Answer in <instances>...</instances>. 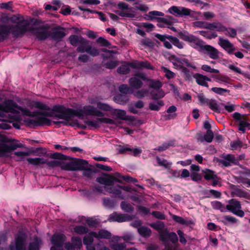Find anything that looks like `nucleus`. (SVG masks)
Here are the masks:
<instances>
[{
	"mask_svg": "<svg viewBox=\"0 0 250 250\" xmlns=\"http://www.w3.org/2000/svg\"><path fill=\"white\" fill-rule=\"evenodd\" d=\"M199 33L200 35L209 40L214 39L217 37V34L215 32L202 30L199 31Z\"/></svg>",
	"mask_w": 250,
	"mask_h": 250,
	"instance_id": "obj_45",
	"label": "nucleus"
},
{
	"mask_svg": "<svg viewBox=\"0 0 250 250\" xmlns=\"http://www.w3.org/2000/svg\"><path fill=\"white\" fill-rule=\"evenodd\" d=\"M177 110V108L175 105L169 106L167 110V112L169 114L166 116V119L171 120L175 118L177 116V114L175 113Z\"/></svg>",
	"mask_w": 250,
	"mask_h": 250,
	"instance_id": "obj_42",
	"label": "nucleus"
},
{
	"mask_svg": "<svg viewBox=\"0 0 250 250\" xmlns=\"http://www.w3.org/2000/svg\"><path fill=\"white\" fill-rule=\"evenodd\" d=\"M150 95L153 100H157L163 98L165 96V93L162 90H160L157 92L151 91L150 92Z\"/></svg>",
	"mask_w": 250,
	"mask_h": 250,
	"instance_id": "obj_58",
	"label": "nucleus"
},
{
	"mask_svg": "<svg viewBox=\"0 0 250 250\" xmlns=\"http://www.w3.org/2000/svg\"><path fill=\"white\" fill-rule=\"evenodd\" d=\"M79 9L83 12L87 11L88 12H90L91 13H95L99 15V17L100 19V20L103 21H106V19L105 17V15L102 12H98L96 10H90L88 8H85L82 7H79Z\"/></svg>",
	"mask_w": 250,
	"mask_h": 250,
	"instance_id": "obj_48",
	"label": "nucleus"
},
{
	"mask_svg": "<svg viewBox=\"0 0 250 250\" xmlns=\"http://www.w3.org/2000/svg\"><path fill=\"white\" fill-rule=\"evenodd\" d=\"M50 157L53 159H59L61 160H68L71 159V158L59 152L51 153Z\"/></svg>",
	"mask_w": 250,
	"mask_h": 250,
	"instance_id": "obj_54",
	"label": "nucleus"
},
{
	"mask_svg": "<svg viewBox=\"0 0 250 250\" xmlns=\"http://www.w3.org/2000/svg\"><path fill=\"white\" fill-rule=\"evenodd\" d=\"M159 233L160 240L163 242H167L168 240L170 241L173 244L178 242V238L176 234L174 232L169 233L167 229H165Z\"/></svg>",
	"mask_w": 250,
	"mask_h": 250,
	"instance_id": "obj_18",
	"label": "nucleus"
},
{
	"mask_svg": "<svg viewBox=\"0 0 250 250\" xmlns=\"http://www.w3.org/2000/svg\"><path fill=\"white\" fill-rule=\"evenodd\" d=\"M193 77L196 80L197 83L200 85L208 87V81L210 82L211 80L206 76L196 73L193 75Z\"/></svg>",
	"mask_w": 250,
	"mask_h": 250,
	"instance_id": "obj_26",
	"label": "nucleus"
},
{
	"mask_svg": "<svg viewBox=\"0 0 250 250\" xmlns=\"http://www.w3.org/2000/svg\"><path fill=\"white\" fill-rule=\"evenodd\" d=\"M164 15V14L163 12L153 11L149 12L147 15H146L145 18L147 20H152L156 16H163Z\"/></svg>",
	"mask_w": 250,
	"mask_h": 250,
	"instance_id": "obj_56",
	"label": "nucleus"
},
{
	"mask_svg": "<svg viewBox=\"0 0 250 250\" xmlns=\"http://www.w3.org/2000/svg\"><path fill=\"white\" fill-rule=\"evenodd\" d=\"M103 175L105 177H98L96 179V181L105 186H112L113 185L112 175L107 173H104Z\"/></svg>",
	"mask_w": 250,
	"mask_h": 250,
	"instance_id": "obj_29",
	"label": "nucleus"
},
{
	"mask_svg": "<svg viewBox=\"0 0 250 250\" xmlns=\"http://www.w3.org/2000/svg\"><path fill=\"white\" fill-rule=\"evenodd\" d=\"M119 90L121 93H123L124 95L132 93L133 92L132 90L125 84L121 85L119 87Z\"/></svg>",
	"mask_w": 250,
	"mask_h": 250,
	"instance_id": "obj_59",
	"label": "nucleus"
},
{
	"mask_svg": "<svg viewBox=\"0 0 250 250\" xmlns=\"http://www.w3.org/2000/svg\"><path fill=\"white\" fill-rule=\"evenodd\" d=\"M49 28L48 24L42 25L37 27H30L29 31L38 41H42L49 37Z\"/></svg>",
	"mask_w": 250,
	"mask_h": 250,
	"instance_id": "obj_8",
	"label": "nucleus"
},
{
	"mask_svg": "<svg viewBox=\"0 0 250 250\" xmlns=\"http://www.w3.org/2000/svg\"><path fill=\"white\" fill-rule=\"evenodd\" d=\"M168 12L176 17H183L184 16H189L194 20H198L199 19V16L201 14L200 12H196L184 7H178L176 6L170 7L168 9Z\"/></svg>",
	"mask_w": 250,
	"mask_h": 250,
	"instance_id": "obj_4",
	"label": "nucleus"
},
{
	"mask_svg": "<svg viewBox=\"0 0 250 250\" xmlns=\"http://www.w3.org/2000/svg\"><path fill=\"white\" fill-rule=\"evenodd\" d=\"M65 29L60 26L54 27L51 31H49V37L54 41H61L66 35Z\"/></svg>",
	"mask_w": 250,
	"mask_h": 250,
	"instance_id": "obj_17",
	"label": "nucleus"
},
{
	"mask_svg": "<svg viewBox=\"0 0 250 250\" xmlns=\"http://www.w3.org/2000/svg\"><path fill=\"white\" fill-rule=\"evenodd\" d=\"M164 105V102L162 100L158 101L157 104L155 102H151L149 104V108L153 111H159L160 107Z\"/></svg>",
	"mask_w": 250,
	"mask_h": 250,
	"instance_id": "obj_50",
	"label": "nucleus"
},
{
	"mask_svg": "<svg viewBox=\"0 0 250 250\" xmlns=\"http://www.w3.org/2000/svg\"><path fill=\"white\" fill-rule=\"evenodd\" d=\"M230 149L233 150H240L242 147L246 148L247 145H244L243 142H231Z\"/></svg>",
	"mask_w": 250,
	"mask_h": 250,
	"instance_id": "obj_53",
	"label": "nucleus"
},
{
	"mask_svg": "<svg viewBox=\"0 0 250 250\" xmlns=\"http://www.w3.org/2000/svg\"><path fill=\"white\" fill-rule=\"evenodd\" d=\"M135 76L138 77L141 80L149 82V87L155 89L156 90H159L162 87V83L159 80H155L148 78L145 74L143 72H136L135 73Z\"/></svg>",
	"mask_w": 250,
	"mask_h": 250,
	"instance_id": "obj_15",
	"label": "nucleus"
},
{
	"mask_svg": "<svg viewBox=\"0 0 250 250\" xmlns=\"http://www.w3.org/2000/svg\"><path fill=\"white\" fill-rule=\"evenodd\" d=\"M178 37L182 40L190 43L192 47L196 48L201 39L197 38L196 36L189 34L187 32H179L178 33Z\"/></svg>",
	"mask_w": 250,
	"mask_h": 250,
	"instance_id": "obj_16",
	"label": "nucleus"
},
{
	"mask_svg": "<svg viewBox=\"0 0 250 250\" xmlns=\"http://www.w3.org/2000/svg\"><path fill=\"white\" fill-rule=\"evenodd\" d=\"M121 209L126 212H132L134 210V207L125 201H122L120 204Z\"/></svg>",
	"mask_w": 250,
	"mask_h": 250,
	"instance_id": "obj_46",
	"label": "nucleus"
},
{
	"mask_svg": "<svg viewBox=\"0 0 250 250\" xmlns=\"http://www.w3.org/2000/svg\"><path fill=\"white\" fill-rule=\"evenodd\" d=\"M228 204L226 206V210H228L233 214L243 217L245 213L241 210V204L240 201L235 199H231L228 201Z\"/></svg>",
	"mask_w": 250,
	"mask_h": 250,
	"instance_id": "obj_11",
	"label": "nucleus"
},
{
	"mask_svg": "<svg viewBox=\"0 0 250 250\" xmlns=\"http://www.w3.org/2000/svg\"><path fill=\"white\" fill-rule=\"evenodd\" d=\"M104 206L108 208H113L116 204V201L114 199H111L109 197H104L103 199Z\"/></svg>",
	"mask_w": 250,
	"mask_h": 250,
	"instance_id": "obj_40",
	"label": "nucleus"
},
{
	"mask_svg": "<svg viewBox=\"0 0 250 250\" xmlns=\"http://www.w3.org/2000/svg\"><path fill=\"white\" fill-rule=\"evenodd\" d=\"M111 114L116 116L118 119L123 120H129L132 121V117L126 115V111L124 110L113 109L111 112Z\"/></svg>",
	"mask_w": 250,
	"mask_h": 250,
	"instance_id": "obj_28",
	"label": "nucleus"
},
{
	"mask_svg": "<svg viewBox=\"0 0 250 250\" xmlns=\"http://www.w3.org/2000/svg\"><path fill=\"white\" fill-rule=\"evenodd\" d=\"M74 231L78 234L83 235L88 233V229L83 226H77L74 228Z\"/></svg>",
	"mask_w": 250,
	"mask_h": 250,
	"instance_id": "obj_55",
	"label": "nucleus"
},
{
	"mask_svg": "<svg viewBox=\"0 0 250 250\" xmlns=\"http://www.w3.org/2000/svg\"><path fill=\"white\" fill-rule=\"evenodd\" d=\"M118 185H117L116 186H112L110 187H105V188L108 192L113 193L120 199H124V197L121 196L122 191L121 188L118 187Z\"/></svg>",
	"mask_w": 250,
	"mask_h": 250,
	"instance_id": "obj_33",
	"label": "nucleus"
},
{
	"mask_svg": "<svg viewBox=\"0 0 250 250\" xmlns=\"http://www.w3.org/2000/svg\"><path fill=\"white\" fill-rule=\"evenodd\" d=\"M220 157L221 159L216 158V162L218 163L219 165L228 167L232 165H234L242 167V165L239 164V160L232 154L223 153Z\"/></svg>",
	"mask_w": 250,
	"mask_h": 250,
	"instance_id": "obj_10",
	"label": "nucleus"
},
{
	"mask_svg": "<svg viewBox=\"0 0 250 250\" xmlns=\"http://www.w3.org/2000/svg\"><path fill=\"white\" fill-rule=\"evenodd\" d=\"M131 77L129 79V83L131 87L134 89H139L141 88L143 85L142 81L139 79L137 76Z\"/></svg>",
	"mask_w": 250,
	"mask_h": 250,
	"instance_id": "obj_31",
	"label": "nucleus"
},
{
	"mask_svg": "<svg viewBox=\"0 0 250 250\" xmlns=\"http://www.w3.org/2000/svg\"><path fill=\"white\" fill-rule=\"evenodd\" d=\"M126 247L124 243L111 244L110 248L112 250H124Z\"/></svg>",
	"mask_w": 250,
	"mask_h": 250,
	"instance_id": "obj_64",
	"label": "nucleus"
},
{
	"mask_svg": "<svg viewBox=\"0 0 250 250\" xmlns=\"http://www.w3.org/2000/svg\"><path fill=\"white\" fill-rule=\"evenodd\" d=\"M202 172L204 173V177L206 180H210L214 178H217V176L215 174V172L208 168L202 170Z\"/></svg>",
	"mask_w": 250,
	"mask_h": 250,
	"instance_id": "obj_39",
	"label": "nucleus"
},
{
	"mask_svg": "<svg viewBox=\"0 0 250 250\" xmlns=\"http://www.w3.org/2000/svg\"><path fill=\"white\" fill-rule=\"evenodd\" d=\"M59 106H64L60 104H56L54 105L52 107V108H50V110L39 111V112H38L37 113L45 116L46 118L55 117L57 118L63 120V118H60L61 116H60L64 115V114H63V113H62V112L57 111V109L58 108V107H59Z\"/></svg>",
	"mask_w": 250,
	"mask_h": 250,
	"instance_id": "obj_19",
	"label": "nucleus"
},
{
	"mask_svg": "<svg viewBox=\"0 0 250 250\" xmlns=\"http://www.w3.org/2000/svg\"><path fill=\"white\" fill-rule=\"evenodd\" d=\"M60 162L61 164L59 167H61L63 170L69 171H82L84 169L85 165H88L87 161L79 158H73L71 161L67 163Z\"/></svg>",
	"mask_w": 250,
	"mask_h": 250,
	"instance_id": "obj_5",
	"label": "nucleus"
},
{
	"mask_svg": "<svg viewBox=\"0 0 250 250\" xmlns=\"http://www.w3.org/2000/svg\"><path fill=\"white\" fill-rule=\"evenodd\" d=\"M114 101L120 104H125L128 101V97L124 94H119L114 97Z\"/></svg>",
	"mask_w": 250,
	"mask_h": 250,
	"instance_id": "obj_37",
	"label": "nucleus"
},
{
	"mask_svg": "<svg viewBox=\"0 0 250 250\" xmlns=\"http://www.w3.org/2000/svg\"><path fill=\"white\" fill-rule=\"evenodd\" d=\"M167 38L170 42L178 48L182 49L184 47V43L180 42L177 38L172 36H168Z\"/></svg>",
	"mask_w": 250,
	"mask_h": 250,
	"instance_id": "obj_44",
	"label": "nucleus"
},
{
	"mask_svg": "<svg viewBox=\"0 0 250 250\" xmlns=\"http://www.w3.org/2000/svg\"><path fill=\"white\" fill-rule=\"evenodd\" d=\"M46 153L45 149L42 147H32L26 151H17V156H26L31 154L41 156Z\"/></svg>",
	"mask_w": 250,
	"mask_h": 250,
	"instance_id": "obj_20",
	"label": "nucleus"
},
{
	"mask_svg": "<svg viewBox=\"0 0 250 250\" xmlns=\"http://www.w3.org/2000/svg\"><path fill=\"white\" fill-rule=\"evenodd\" d=\"M168 35H161L159 34H156L155 35V37L159 39L162 42H164V46L167 49H171L172 46L171 43L167 41L166 39H168Z\"/></svg>",
	"mask_w": 250,
	"mask_h": 250,
	"instance_id": "obj_35",
	"label": "nucleus"
},
{
	"mask_svg": "<svg viewBox=\"0 0 250 250\" xmlns=\"http://www.w3.org/2000/svg\"><path fill=\"white\" fill-rule=\"evenodd\" d=\"M232 117L236 122H238L239 130L244 132L246 127L250 126V124L247 122V116L246 115H241L239 112H235L233 114Z\"/></svg>",
	"mask_w": 250,
	"mask_h": 250,
	"instance_id": "obj_14",
	"label": "nucleus"
},
{
	"mask_svg": "<svg viewBox=\"0 0 250 250\" xmlns=\"http://www.w3.org/2000/svg\"><path fill=\"white\" fill-rule=\"evenodd\" d=\"M211 205L214 209L219 210L221 212H224L226 211V207L221 202L215 201L211 202Z\"/></svg>",
	"mask_w": 250,
	"mask_h": 250,
	"instance_id": "obj_41",
	"label": "nucleus"
},
{
	"mask_svg": "<svg viewBox=\"0 0 250 250\" xmlns=\"http://www.w3.org/2000/svg\"><path fill=\"white\" fill-rule=\"evenodd\" d=\"M97 105L98 108L105 111H110L111 112L113 109L112 107L109 105L101 102H98Z\"/></svg>",
	"mask_w": 250,
	"mask_h": 250,
	"instance_id": "obj_63",
	"label": "nucleus"
},
{
	"mask_svg": "<svg viewBox=\"0 0 250 250\" xmlns=\"http://www.w3.org/2000/svg\"><path fill=\"white\" fill-rule=\"evenodd\" d=\"M42 243V241L40 238L36 237L34 241L30 242L28 245V250H40V246ZM24 250H26V247Z\"/></svg>",
	"mask_w": 250,
	"mask_h": 250,
	"instance_id": "obj_34",
	"label": "nucleus"
},
{
	"mask_svg": "<svg viewBox=\"0 0 250 250\" xmlns=\"http://www.w3.org/2000/svg\"><path fill=\"white\" fill-rule=\"evenodd\" d=\"M71 241L76 249L80 250L82 247V242L80 238L77 236H72Z\"/></svg>",
	"mask_w": 250,
	"mask_h": 250,
	"instance_id": "obj_51",
	"label": "nucleus"
},
{
	"mask_svg": "<svg viewBox=\"0 0 250 250\" xmlns=\"http://www.w3.org/2000/svg\"><path fill=\"white\" fill-rule=\"evenodd\" d=\"M68 41L73 46H78L76 50L78 52H86L94 57L99 55L98 50L95 47H92L89 44V41L81 36L70 35L68 38Z\"/></svg>",
	"mask_w": 250,
	"mask_h": 250,
	"instance_id": "obj_2",
	"label": "nucleus"
},
{
	"mask_svg": "<svg viewBox=\"0 0 250 250\" xmlns=\"http://www.w3.org/2000/svg\"><path fill=\"white\" fill-rule=\"evenodd\" d=\"M131 63L130 62H124V64L117 68V71L118 73L123 75L128 74L130 71V67H131V65L130 63Z\"/></svg>",
	"mask_w": 250,
	"mask_h": 250,
	"instance_id": "obj_32",
	"label": "nucleus"
},
{
	"mask_svg": "<svg viewBox=\"0 0 250 250\" xmlns=\"http://www.w3.org/2000/svg\"><path fill=\"white\" fill-rule=\"evenodd\" d=\"M90 166V167H92V165H85L84 169H83L82 171H83V175L85 177H87L88 178H90L92 177V175L94 173H95L97 172V170L93 168H88V167Z\"/></svg>",
	"mask_w": 250,
	"mask_h": 250,
	"instance_id": "obj_36",
	"label": "nucleus"
},
{
	"mask_svg": "<svg viewBox=\"0 0 250 250\" xmlns=\"http://www.w3.org/2000/svg\"><path fill=\"white\" fill-rule=\"evenodd\" d=\"M148 94V90L146 89H141L134 93V96L138 98L142 99L145 97Z\"/></svg>",
	"mask_w": 250,
	"mask_h": 250,
	"instance_id": "obj_60",
	"label": "nucleus"
},
{
	"mask_svg": "<svg viewBox=\"0 0 250 250\" xmlns=\"http://www.w3.org/2000/svg\"><path fill=\"white\" fill-rule=\"evenodd\" d=\"M208 105L212 111L217 113L220 112V108L215 100H209L208 103Z\"/></svg>",
	"mask_w": 250,
	"mask_h": 250,
	"instance_id": "obj_47",
	"label": "nucleus"
},
{
	"mask_svg": "<svg viewBox=\"0 0 250 250\" xmlns=\"http://www.w3.org/2000/svg\"><path fill=\"white\" fill-rule=\"evenodd\" d=\"M90 234L98 239H109L111 237V233L110 232L103 229H100L98 233L95 231H90Z\"/></svg>",
	"mask_w": 250,
	"mask_h": 250,
	"instance_id": "obj_30",
	"label": "nucleus"
},
{
	"mask_svg": "<svg viewBox=\"0 0 250 250\" xmlns=\"http://www.w3.org/2000/svg\"><path fill=\"white\" fill-rule=\"evenodd\" d=\"M224 220L222 221V222L225 225H227L228 223H230L231 224H235L236 223L238 220L231 216L230 215H226L224 217Z\"/></svg>",
	"mask_w": 250,
	"mask_h": 250,
	"instance_id": "obj_61",
	"label": "nucleus"
},
{
	"mask_svg": "<svg viewBox=\"0 0 250 250\" xmlns=\"http://www.w3.org/2000/svg\"><path fill=\"white\" fill-rule=\"evenodd\" d=\"M138 231L140 235L145 238L150 237L152 233L151 229L145 226H142L139 228Z\"/></svg>",
	"mask_w": 250,
	"mask_h": 250,
	"instance_id": "obj_38",
	"label": "nucleus"
},
{
	"mask_svg": "<svg viewBox=\"0 0 250 250\" xmlns=\"http://www.w3.org/2000/svg\"><path fill=\"white\" fill-rule=\"evenodd\" d=\"M66 240V236L62 233H55L51 238V241L53 245L59 246H63Z\"/></svg>",
	"mask_w": 250,
	"mask_h": 250,
	"instance_id": "obj_24",
	"label": "nucleus"
},
{
	"mask_svg": "<svg viewBox=\"0 0 250 250\" xmlns=\"http://www.w3.org/2000/svg\"><path fill=\"white\" fill-rule=\"evenodd\" d=\"M15 142H0V157H8L16 149Z\"/></svg>",
	"mask_w": 250,
	"mask_h": 250,
	"instance_id": "obj_13",
	"label": "nucleus"
},
{
	"mask_svg": "<svg viewBox=\"0 0 250 250\" xmlns=\"http://www.w3.org/2000/svg\"><path fill=\"white\" fill-rule=\"evenodd\" d=\"M128 215L125 214H118L116 212H114L111 214L108 220L109 222H124L127 220Z\"/></svg>",
	"mask_w": 250,
	"mask_h": 250,
	"instance_id": "obj_27",
	"label": "nucleus"
},
{
	"mask_svg": "<svg viewBox=\"0 0 250 250\" xmlns=\"http://www.w3.org/2000/svg\"><path fill=\"white\" fill-rule=\"evenodd\" d=\"M162 69L163 70V72L165 73V77L168 80L171 79L172 78H174L176 75L175 74L168 69L167 68L163 66L162 67Z\"/></svg>",
	"mask_w": 250,
	"mask_h": 250,
	"instance_id": "obj_62",
	"label": "nucleus"
},
{
	"mask_svg": "<svg viewBox=\"0 0 250 250\" xmlns=\"http://www.w3.org/2000/svg\"><path fill=\"white\" fill-rule=\"evenodd\" d=\"M35 119H25L23 120L24 124L30 127L35 128L39 126L50 125L51 124V121L46 118L45 116L37 114L34 116Z\"/></svg>",
	"mask_w": 250,
	"mask_h": 250,
	"instance_id": "obj_7",
	"label": "nucleus"
},
{
	"mask_svg": "<svg viewBox=\"0 0 250 250\" xmlns=\"http://www.w3.org/2000/svg\"><path fill=\"white\" fill-rule=\"evenodd\" d=\"M192 25L195 27L215 30L218 32H224L225 30L227 29L225 26L219 22L209 23L204 21H196L192 22Z\"/></svg>",
	"mask_w": 250,
	"mask_h": 250,
	"instance_id": "obj_9",
	"label": "nucleus"
},
{
	"mask_svg": "<svg viewBox=\"0 0 250 250\" xmlns=\"http://www.w3.org/2000/svg\"><path fill=\"white\" fill-rule=\"evenodd\" d=\"M28 163L34 166H39L42 164H46L49 167L54 168L59 167L60 166V161L52 160L47 161L43 158H28L27 159Z\"/></svg>",
	"mask_w": 250,
	"mask_h": 250,
	"instance_id": "obj_12",
	"label": "nucleus"
},
{
	"mask_svg": "<svg viewBox=\"0 0 250 250\" xmlns=\"http://www.w3.org/2000/svg\"><path fill=\"white\" fill-rule=\"evenodd\" d=\"M17 109L20 110L22 115L31 117H34V116H36L37 114H38L37 113L39 112V111H34L32 112L29 109L27 108H21L18 104H17Z\"/></svg>",
	"mask_w": 250,
	"mask_h": 250,
	"instance_id": "obj_43",
	"label": "nucleus"
},
{
	"mask_svg": "<svg viewBox=\"0 0 250 250\" xmlns=\"http://www.w3.org/2000/svg\"><path fill=\"white\" fill-rule=\"evenodd\" d=\"M195 49L199 52L207 55L210 59L217 60L219 58V51L214 47L207 44L203 40H201Z\"/></svg>",
	"mask_w": 250,
	"mask_h": 250,
	"instance_id": "obj_6",
	"label": "nucleus"
},
{
	"mask_svg": "<svg viewBox=\"0 0 250 250\" xmlns=\"http://www.w3.org/2000/svg\"><path fill=\"white\" fill-rule=\"evenodd\" d=\"M140 44L143 46L149 48H153L155 45L154 42L149 38L143 39L140 42Z\"/></svg>",
	"mask_w": 250,
	"mask_h": 250,
	"instance_id": "obj_57",
	"label": "nucleus"
},
{
	"mask_svg": "<svg viewBox=\"0 0 250 250\" xmlns=\"http://www.w3.org/2000/svg\"><path fill=\"white\" fill-rule=\"evenodd\" d=\"M150 226L160 233V231H162L165 229H164L165 225L163 222L157 221L156 222L150 224Z\"/></svg>",
	"mask_w": 250,
	"mask_h": 250,
	"instance_id": "obj_52",
	"label": "nucleus"
},
{
	"mask_svg": "<svg viewBox=\"0 0 250 250\" xmlns=\"http://www.w3.org/2000/svg\"><path fill=\"white\" fill-rule=\"evenodd\" d=\"M131 67L134 69L146 68L149 70H154V67L148 61H136L130 63Z\"/></svg>",
	"mask_w": 250,
	"mask_h": 250,
	"instance_id": "obj_25",
	"label": "nucleus"
},
{
	"mask_svg": "<svg viewBox=\"0 0 250 250\" xmlns=\"http://www.w3.org/2000/svg\"><path fill=\"white\" fill-rule=\"evenodd\" d=\"M218 43L229 54H232L236 49L233 44L227 39L220 37Z\"/></svg>",
	"mask_w": 250,
	"mask_h": 250,
	"instance_id": "obj_22",
	"label": "nucleus"
},
{
	"mask_svg": "<svg viewBox=\"0 0 250 250\" xmlns=\"http://www.w3.org/2000/svg\"><path fill=\"white\" fill-rule=\"evenodd\" d=\"M57 111L62 112L64 115H61L60 118H63L66 121L71 120L75 116L79 118L83 117L84 114L86 115H92L98 117H103L104 113L97 110L95 107L91 105H85L82 109H73L66 108L65 106H59Z\"/></svg>",
	"mask_w": 250,
	"mask_h": 250,
	"instance_id": "obj_1",
	"label": "nucleus"
},
{
	"mask_svg": "<svg viewBox=\"0 0 250 250\" xmlns=\"http://www.w3.org/2000/svg\"><path fill=\"white\" fill-rule=\"evenodd\" d=\"M27 239V236L24 232L19 231L17 235V250H24Z\"/></svg>",
	"mask_w": 250,
	"mask_h": 250,
	"instance_id": "obj_23",
	"label": "nucleus"
},
{
	"mask_svg": "<svg viewBox=\"0 0 250 250\" xmlns=\"http://www.w3.org/2000/svg\"><path fill=\"white\" fill-rule=\"evenodd\" d=\"M3 24H0V42L8 39L10 34L16 36V15L11 17L3 15L0 18Z\"/></svg>",
	"mask_w": 250,
	"mask_h": 250,
	"instance_id": "obj_3",
	"label": "nucleus"
},
{
	"mask_svg": "<svg viewBox=\"0 0 250 250\" xmlns=\"http://www.w3.org/2000/svg\"><path fill=\"white\" fill-rule=\"evenodd\" d=\"M32 106L35 108L44 111L50 110V107L49 106L39 101H33Z\"/></svg>",
	"mask_w": 250,
	"mask_h": 250,
	"instance_id": "obj_49",
	"label": "nucleus"
},
{
	"mask_svg": "<svg viewBox=\"0 0 250 250\" xmlns=\"http://www.w3.org/2000/svg\"><path fill=\"white\" fill-rule=\"evenodd\" d=\"M0 111L3 113L12 112L16 113V103L12 100H5L2 104L0 103Z\"/></svg>",
	"mask_w": 250,
	"mask_h": 250,
	"instance_id": "obj_21",
	"label": "nucleus"
}]
</instances>
